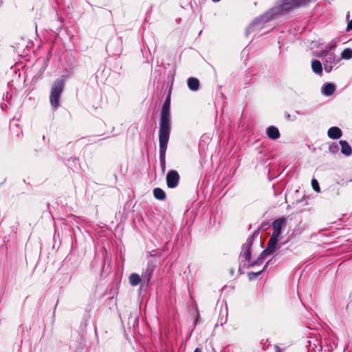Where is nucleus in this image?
Wrapping results in <instances>:
<instances>
[{
	"instance_id": "obj_1",
	"label": "nucleus",
	"mask_w": 352,
	"mask_h": 352,
	"mask_svg": "<svg viewBox=\"0 0 352 352\" xmlns=\"http://www.w3.org/2000/svg\"><path fill=\"white\" fill-rule=\"evenodd\" d=\"M286 225L287 219L285 217L278 218L273 221L272 233L266 248L261 252L262 257L271 255L276 251V245L280 239V234L282 230L286 227Z\"/></svg>"
},
{
	"instance_id": "obj_2",
	"label": "nucleus",
	"mask_w": 352,
	"mask_h": 352,
	"mask_svg": "<svg viewBox=\"0 0 352 352\" xmlns=\"http://www.w3.org/2000/svg\"><path fill=\"white\" fill-rule=\"evenodd\" d=\"M170 105V98H167L160 112L159 135H170V134L171 120Z\"/></svg>"
},
{
	"instance_id": "obj_3",
	"label": "nucleus",
	"mask_w": 352,
	"mask_h": 352,
	"mask_svg": "<svg viewBox=\"0 0 352 352\" xmlns=\"http://www.w3.org/2000/svg\"><path fill=\"white\" fill-rule=\"evenodd\" d=\"M65 86V80L61 78L56 79L51 89L50 103L54 109H56L59 106V98L63 91Z\"/></svg>"
},
{
	"instance_id": "obj_4",
	"label": "nucleus",
	"mask_w": 352,
	"mask_h": 352,
	"mask_svg": "<svg viewBox=\"0 0 352 352\" xmlns=\"http://www.w3.org/2000/svg\"><path fill=\"white\" fill-rule=\"evenodd\" d=\"M170 135H159L160 142V161L163 173L166 170V151Z\"/></svg>"
},
{
	"instance_id": "obj_5",
	"label": "nucleus",
	"mask_w": 352,
	"mask_h": 352,
	"mask_svg": "<svg viewBox=\"0 0 352 352\" xmlns=\"http://www.w3.org/2000/svg\"><path fill=\"white\" fill-rule=\"evenodd\" d=\"M273 16L270 12L267 13L265 15L261 16L256 19L248 28L247 34H252L259 32L264 26V24L267 23Z\"/></svg>"
},
{
	"instance_id": "obj_6",
	"label": "nucleus",
	"mask_w": 352,
	"mask_h": 352,
	"mask_svg": "<svg viewBox=\"0 0 352 352\" xmlns=\"http://www.w3.org/2000/svg\"><path fill=\"white\" fill-rule=\"evenodd\" d=\"M179 175L177 171L172 170L166 175V184L168 188H174L177 186L179 181Z\"/></svg>"
},
{
	"instance_id": "obj_7",
	"label": "nucleus",
	"mask_w": 352,
	"mask_h": 352,
	"mask_svg": "<svg viewBox=\"0 0 352 352\" xmlns=\"http://www.w3.org/2000/svg\"><path fill=\"white\" fill-rule=\"evenodd\" d=\"M340 58H336V56L334 53H329V54L325 58L324 62V68L325 72L329 73L331 72L333 65L338 63Z\"/></svg>"
},
{
	"instance_id": "obj_8",
	"label": "nucleus",
	"mask_w": 352,
	"mask_h": 352,
	"mask_svg": "<svg viewBox=\"0 0 352 352\" xmlns=\"http://www.w3.org/2000/svg\"><path fill=\"white\" fill-rule=\"evenodd\" d=\"M252 236L248 238L247 243L242 246L241 257L244 258L246 261H250L251 258L250 247L252 244Z\"/></svg>"
},
{
	"instance_id": "obj_9",
	"label": "nucleus",
	"mask_w": 352,
	"mask_h": 352,
	"mask_svg": "<svg viewBox=\"0 0 352 352\" xmlns=\"http://www.w3.org/2000/svg\"><path fill=\"white\" fill-rule=\"evenodd\" d=\"M329 138L333 140L339 139L342 136V131L337 126L331 127L327 132Z\"/></svg>"
},
{
	"instance_id": "obj_10",
	"label": "nucleus",
	"mask_w": 352,
	"mask_h": 352,
	"mask_svg": "<svg viewBox=\"0 0 352 352\" xmlns=\"http://www.w3.org/2000/svg\"><path fill=\"white\" fill-rule=\"evenodd\" d=\"M267 135L272 140H276L280 137L278 128L274 126H270L267 129Z\"/></svg>"
},
{
	"instance_id": "obj_11",
	"label": "nucleus",
	"mask_w": 352,
	"mask_h": 352,
	"mask_svg": "<svg viewBox=\"0 0 352 352\" xmlns=\"http://www.w3.org/2000/svg\"><path fill=\"white\" fill-rule=\"evenodd\" d=\"M336 90V86L333 83H326L322 88V93L323 95L329 96L332 95Z\"/></svg>"
},
{
	"instance_id": "obj_12",
	"label": "nucleus",
	"mask_w": 352,
	"mask_h": 352,
	"mask_svg": "<svg viewBox=\"0 0 352 352\" xmlns=\"http://www.w3.org/2000/svg\"><path fill=\"white\" fill-rule=\"evenodd\" d=\"M339 143L341 145L342 153L346 156L351 155L352 153V149L351 146L348 144V142L345 140H340Z\"/></svg>"
},
{
	"instance_id": "obj_13",
	"label": "nucleus",
	"mask_w": 352,
	"mask_h": 352,
	"mask_svg": "<svg viewBox=\"0 0 352 352\" xmlns=\"http://www.w3.org/2000/svg\"><path fill=\"white\" fill-rule=\"evenodd\" d=\"M188 87L192 91H197L199 87V81L196 78H189L188 80Z\"/></svg>"
},
{
	"instance_id": "obj_14",
	"label": "nucleus",
	"mask_w": 352,
	"mask_h": 352,
	"mask_svg": "<svg viewBox=\"0 0 352 352\" xmlns=\"http://www.w3.org/2000/svg\"><path fill=\"white\" fill-rule=\"evenodd\" d=\"M311 68L314 73L321 75L322 73V66L321 63L318 60H314L311 62Z\"/></svg>"
},
{
	"instance_id": "obj_15",
	"label": "nucleus",
	"mask_w": 352,
	"mask_h": 352,
	"mask_svg": "<svg viewBox=\"0 0 352 352\" xmlns=\"http://www.w3.org/2000/svg\"><path fill=\"white\" fill-rule=\"evenodd\" d=\"M142 281L140 276L136 273H133L129 276V283L132 286L138 285Z\"/></svg>"
},
{
	"instance_id": "obj_16",
	"label": "nucleus",
	"mask_w": 352,
	"mask_h": 352,
	"mask_svg": "<svg viewBox=\"0 0 352 352\" xmlns=\"http://www.w3.org/2000/svg\"><path fill=\"white\" fill-rule=\"evenodd\" d=\"M154 197L159 200H164L166 198L165 192L160 188H155L153 190Z\"/></svg>"
},
{
	"instance_id": "obj_17",
	"label": "nucleus",
	"mask_w": 352,
	"mask_h": 352,
	"mask_svg": "<svg viewBox=\"0 0 352 352\" xmlns=\"http://www.w3.org/2000/svg\"><path fill=\"white\" fill-rule=\"evenodd\" d=\"M151 277V271L149 268H147L144 271L142 272L141 278L143 282L148 283Z\"/></svg>"
},
{
	"instance_id": "obj_18",
	"label": "nucleus",
	"mask_w": 352,
	"mask_h": 352,
	"mask_svg": "<svg viewBox=\"0 0 352 352\" xmlns=\"http://www.w3.org/2000/svg\"><path fill=\"white\" fill-rule=\"evenodd\" d=\"M341 59L349 60L352 58V49L346 48L341 53Z\"/></svg>"
},
{
	"instance_id": "obj_19",
	"label": "nucleus",
	"mask_w": 352,
	"mask_h": 352,
	"mask_svg": "<svg viewBox=\"0 0 352 352\" xmlns=\"http://www.w3.org/2000/svg\"><path fill=\"white\" fill-rule=\"evenodd\" d=\"M267 267V264L264 266L263 269L258 272H251V273H249L248 274V276H249V278L251 280L258 276H259L262 272Z\"/></svg>"
},
{
	"instance_id": "obj_20",
	"label": "nucleus",
	"mask_w": 352,
	"mask_h": 352,
	"mask_svg": "<svg viewBox=\"0 0 352 352\" xmlns=\"http://www.w3.org/2000/svg\"><path fill=\"white\" fill-rule=\"evenodd\" d=\"M336 45H337L336 41H332L325 46L324 49L328 50V52L329 53V51L333 50V48H335L336 47Z\"/></svg>"
},
{
	"instance_id": "obj_21",
	"label": "nucleus",
	"mask_w": 352,
	"mask_h": 352,
	"mask_svg": "<svg viewBox=\"0 0 352 352\" xmlns=\"http://www.w3.org/2000/svg\"><path fill=\"white\" fill-rule=\"evenodd\" d=\"M311 185H312L313 189L315 191H316V192H319L320 191V186H319V184H318V181L316 179H313L311 180Z\"/></svg>"
},
{
	"instance_id": "obj_22",
	"label": "nucleus",
	"mask_w": 352,
	"mask_h": 352,
	"mask_svg": "<svg viewBox=\"0 0 352 352\" xmlns=\"http://www.w3.org/2000/svg\"><path fill=\"white\" fill-rule=\"evenodd\" d=\"M329 54V53L328 52V50L324 49L323 50L320 51L317 54V56L318 57H324V58H326Z\"/></svg>"
},
{
	"instance_id": "obj_23",
	"label": "nucleus",
	"mask_w": 352,
	"mask_h": 352,
	"mask_svg": "<svg viewBox=\"0 0 352 352\" xmlns=\"http://www.w3.org/2000/svg\"><path fill=\"white\" fill-rule=\"evenodd\" d=\"M266 256H264L263 257H262L261 254L260 256L257 258V260L254 263H252L251 265L261 264Z\"/></svg>"
},
{
	"instance_id": "obj_24",
	"label": "nucleus",
	"mask_w": 352,
	"mask_h": 352,
	"mask_svg": "<svg viewBox=\"0 0 352 352\" xmlns=\"http://www.w3.org/2000/svg\"><path fill=\"white\" fill-rule=\"evenodd\" d=\"M338 150V146L337 144H333L329 146V151L332 153H336Z\"/></svg>"
},
{
	"instance_id": "obj_25",
	"label": "nucleus",
	"mask_w": 352,
	"mask_h": 352,
	"mask_svg": "<svg viewBox=\"0 0 352 352\" xmlns=\"http://www.w3.org/2000/svg\"><path fill=\"white\" fill-rule=\"evenodd\" d=\"M346 30L349 31V30H352V20L350 21L347 25V28H346Z\"/></svg>"
},
{
	"instance_id": "obj_26",
	"label": "nucleus",
	"mask_w": 352,
	"mask_h": 352,
	"mask_svg": "<svg viewBox=\"0 0 352 352\" xmlns=\"http://www.w3.org/2000/svg\"><path fill=\"white\" fill-rule=\"evenodd\" d=\"M285 117L287 118V119L288 120H291L292 118H291V115L288 113H285Z\"/></svg>"
},
{
	"instance_id": "obj_27",
	"label": "nucleus",
	"mask_w": 352,
	"mask_h": 352,
	"mask_svg": "<svg viewBox=\"0 0 352 352\" xmlns=\"http://www.w3.org/2000/svg\"><path fill=\"white\" fill-rule=\"evenodd\" d=\"M194 352H202V350L200 348H196Z\"/></svg>"
},
{
	"instance_id": "obj_28",
	"label": "nucleus",
	"mask_w": 352,
	"mask_h": 352,
	"mask_svg": "<svg viewBox=\"0 0 352 352\" xmlns=\"http://www.w3.org/2000/svg\"><path fill=\"white\" fill-rule=\"evenodd\" d=\"M212 1H214V2H218V1H219L220 0H212Z\"/></svg>"
},
{
	"instance_id": "obj_29",
	"label": "nucleus",
	"mask_w": 352,
	"mask_h": 352,
	"mask_svg": "<svg viewBox=\"0 0 352 352\" xmlns=\"http://www.w3.org/2000/svg\"><path fill=\"white\" fill-rule=\"evenodd\" d=\"M296 113L300 114V113L298 111H296Z\"/></svg>"
}]
</instances>
